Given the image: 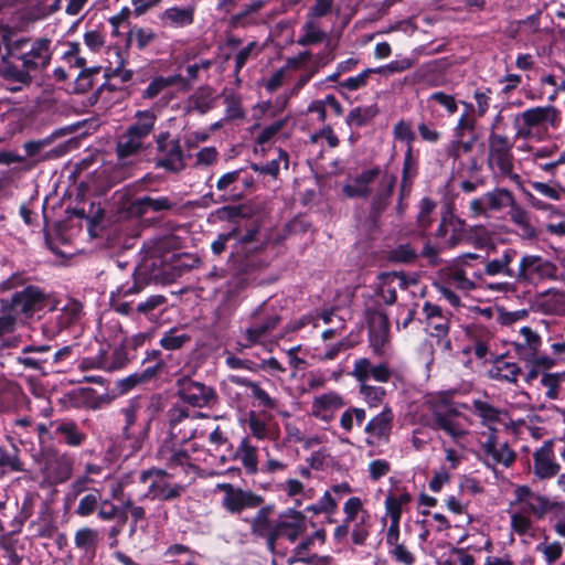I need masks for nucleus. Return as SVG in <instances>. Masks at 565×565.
Segmentation results:
<instances>
[{"mask_svg": "<svg viewBox=\"0 0 565 565\" xmlns=\"http://www.w3.org/2000/svg\"><path fill=\"white\" fill-rule=\"evenodd\" d=\"M10 34V28L0 23V36L10 58L24 63L25 68L32 74L41 72L50 65L53 55L51 39L45 36L11 39Z\"/></svg>", "mask_w": 565, "mask_h": 565, "instance_id": "nucleus-1", "label": "nucleus"}, {"mask_svg": "<svg viewBox=\"0 0 565 565\" xmlns=\"http://www.w3.org/2000/svg\"><path fill=\"white\" fill-rule=\"evenodd\" d=\"M559 121V111L552 105L525 109L513 117L514 138L542 140Z\"/></svg>", "mask_w": 565, "mask_h": 565, "instance_id": "nucleus-2", "label": "nucleus"}, {"mask_svg": "<svg viewBox=\"0 0 565 565\" xmlns=\"http://www.w3.org/2000/svg\"><path fill=\"white\" fill-rule=\"evenodd\" d=\"M431 412L430 427L434 430H441L452 443L461 445L468 430L462 423L461 414L452 406L451 402L444 396H434L428 401Z\"/></svg>", "mask_w": 565, "mask_h": 565, "instance_id": "nucleus-3", "label": "nucleus"}, {"mask_svg": "<svg viewBox=\"0 0 565 565\" xmlns=\"http://www.w3.org/2000/svg\"><path fill=\"white\" fill-rule=\"evenodd\" d=\"M513 143L508 137L491 134L489 136L488 166L495 178L520 182V175L514 172Z\"/></svg>", "mask_w": 565, "mask_h": 565, "instance_id": "nucleus-4", "label": "nucleus"}, {"mask_svg": "<svg viewBox=\"0 0 565 565\" xmlns=\"http://www.w3.org/2000/svg\"><path fill=\"white\" fill-rule=\"evenodd\" d=\"M139 480L147 487L145 498L158 501H171L184 492V486L175 482L166 470L151 468L140 472Z\"/></svg>", "mask_w": 565, "mask_h": 565, "instance_id": "nucleus-5", "label": "nucleus"}, {"mask_svg": "<svg viewBox=\"0 0 565 565\" xmlns=\"http://www.w3.org/2000/svg\"><path fill=\"white\" fill-rule=\"evenodd\" d=\"M254 322L243 332L238 344L242 348H252L259 343L278 326L280 318L276 312H268L266 302H263L253 313Z\"/></svg>", "mask_w": 565, "mask_h": 565, "instance_id": "nucleus-6", "label": "nucleus"}, {"mask_svg": "<svg viewBox=\"0 0 565 565\" xmlns=\"http://www.w3.org/2000/svg\"><path fill=\"white\" fill-rule=\"evenodd\" d=\"M168 131L160 132L156 136L157 150L160 158L156 159L157 168L178 173L185 168L184 156L178 139H169Z\"/></svg>", "mask_w": 565, "mask_h": 565, "instance_id": "nucleus-7", "label": "nucleus"}, {"mask_svg": "<svg viewBox=\"0 0 565 565\" xmlns=\"http://www.w3.org/2000/svg\"><path fill=\"white\" fill-rule=\"evenodd\" d=\"M555 265L540 255L525 254L520 258L514 279L519 282L532 284L536 280L553 278Z\"/></svg>", "mask_w": 565, "mask_h": 565, "instance_id": "nucleus-8", "label": "nucleus"}, {"mask_svg": "<svg viewBox=\"0 0 565 565\" xmlns=\"http://www.w3.org/2000/svg\"><path fill=\"white\" fill-rule=\"evenodd\" d=\"M1 300L15 316L28 318L44 307L45 295L39 287L26 286L22 290L15 291L10 299Z\"/></svg>", "mask_w": 565, "mask_h": 565, "instance_id": "nucleus-9", "label": "nucleus"}, {"mask_svg": "<svg viewBox=\"0 0 565 565\" xmlns=\"http://www.w3.org/2000/svg\"><path fill=\"white\" fill-rule=\"evenodd\" d=\"M512 193L504 188H495L469 202V215L473 218L490 217L491 212H498L512 203Z\"/></svg>", "mask_w": 565, "mask_h": 565, "instance_id": "nucleus-10", "label": "nucleus"}, {"mask_svg": "<svg viewBox=\"0 0 565 565\" xmlns=\"http://www.w3.org/2000/svg\"><path fill=\"white\" fill-rule=\"evenodd\" d=\"M510 507L534 519H542L552 508L547 498L533 492L529 486L514 489V500Z\"/></svg>", "mask_w": 565, "mask_h": 565, "instance_id": "nucleus-11", "label": "nucleus"}, {"mask_svg": "<svg viewBox=\"0 0 565 565\" xmlns=\"http://www.w3.org/2000/svg\"><path fill=\"white\" fill-rule=\"evenodd\" d=\"M217 488L224 492L222 507L231 514H239L246 509H254L263 503L260 495L231 483H220Z\"/></svg>", "mask_w": 565, "mask_h": 565, "instance_id": "nucleus-12", "label": "nucleus"}, {"mask_svg": "<svg viewBox=\"0 0 565 565\" xmlns=\"http://www.w3.org/2000/svg\"><path fill=\"white\" fill-rule=\"evenodd\" d=\"M306 530V516L300 511L287 510L274 524V532L269 539V550L274 551L277 539L287 537L290 542H295Z\"/></svg>", "mask_w": 565, "mask_h": 565, "instance_id": "nucleus-13", "label": "nucleus"}, {"mask_svg": "<svg viewBox=\"0 0 565 565\" xmlns=\"http://www.w3.org/2000/svg\"><path fill=\"white\" fill-rule=\"evenodd\" d=\"M394 417L392 407L388 404H385L382 407V411L366 423L364 427V433L366 435L365 444L373 447L388 443L393 429Z\"/></svg>", "mask_w": 565, "mask_h": 565, "instance_id": "nucleus-14", "label": "nucleus"}, {"mask_svg": "<svg viewBox=\"0 0 565 565\" xmlns=\"http://www.w3.org/2000/svg\"><path fill=\"white\" fill-rule=\"evenodd\" d=\"M196 428V417L186 408L175 406L169 411V441L184 444L195 437Z\"/></svg>", "mask_w": 565, "mask_h": 565, "instance_id": "nucleus-15", "label": "nucleus"}, {"mask_svg": "<svg viewBox=\"0 0 565 565\" xmlns=\"http://www.w3.org/2000/svg\"><path fill=\"white\" fill-rule=\"evenodd\" d=\"M177 385L180 398L193 407H205L215 398L212 387L189 377L179 379Z\"/></svg>", "mask_w": 565, "mask_h": 565, "instance_id": "nucleus-16", "label": "nucleus"}, {"mask_svg": "<svg viewBox=\"0 0 565 565\" xmlns=\"http://www.w3.org/2000/svg\"><path fill=\"white\" fill-rule=\"evenodd\" d=\"M138 409L139 407L137 403L130 402L120 411L124 416V425L121 429L122 438L125 441L129 443V447L132 451H138L142 448L150 429V420H148L139 431L132 430V426L137 420Z\"/></svg>", "mask_w": 565, "mask_h": 565, "instance_id": "nucleus-17", "label": "nucleus"}, {"mask_svg": "<svg viewBox=\"0 0 565 565\" xmlns=\"http://www.w3.org/2000/svg\"><path fill=\"white\" fill-rule=\"evenodd\" d=\"M555 440H545L543 445L533 452V473L540 480L552 479L561 470L559 463L554 455Z\"/></svg>", "mask_w": 565, "mask_h": 565, "instance_id": "nucleus-18", "label": "nucleus"}, {"mask_svg": "<svg viewBox=\"0 0 565 565\" xmlns=\"http://www.w3.org/2000/svg\"><path fill=\"white\" fill-rule=\"evenodd\" d=\"M350 375L359 385L367 384L370 380L387 383L392 377V371L384 362L375 364L369 358H359L354 361Z\"/></svg>", "mask_w": 565, "mask_h": 565, "instance_id": "nucleus-19", "label": "nucleus"}, {"mask_svg": "<svg viewBox=\"0 0 565 565\" xmlns=\"http://www.w3.org/2000/svg\"><path fill=\"white\" fill-rule=\"evenodd\" d=\"M17 62L7 54L0 64V76L10 85L11 92H19L32 83V73L25 68L24 63Z\"/></svg>", "mask_w": 565, "mask_h": 565, "instance_id": "nucleus-20", "label": "nucleus"}, {"mask_svg": "<svg viewBox=\"0 0 565 565\" xmlns=\"http://www.w3.org/2000/svg\"><path fill=\"white\" fill-rule=\"evenodd\" d=\"M467 335L470 345L463 352L472 351L477 359H487L489 355H494V334L493 332L480 324H475L467 328Z\"/></svg>", "mask_w": 565, "mask_h": 565, "instance_id": "nucleus-21", "label": "nucleus"}, {"mask_svg": "<svg viewBox=\"0 0 565 565\" xmlns=\"http://www.w3.org/2000/svg\"><path fill=\"white\" fill-rule=\"evenodd\" d=\"M482 450L486 456V465L491 468L498 465L510 467L516 457L508 444L500 443L494 434L489 435L487 440L482 443Z\"/></svg>", "mask_w": 565, "mask_h": 565, "instance_id": "nucleus-22", "label": "nucleus"}, {"mask_svg": "<svg viewBox=\"0 0 565 565\" xmlns=\"http://www.w3.org/2000/svg\"><path fill=\"white\" fill-rule=\"evenodd\" d=\"M74 459L67 455H55L49 458L44 466V478L50 484L67 481L73 473Z\"/></svg>", "mask_w": 565, "mask_h": 565, "instance_id": "nucleus-23", "label": "nucleus"}, {"mask_svg": "<svg viewBox=\"0 0 565 565\" xmlns=\"http://www.w3.org/2000/svg\"><path fill=\"white\" fill-rule=\"evenodd\" d=\"M426 331L430 337L447 335L450 329V315L440 306L426 301L423 306Z\"/></svg>", "mask_w": 565, "mask_h": 565, "instance_id": "nucleus-24", "label": "nucleus"}, {"mask_svg": "<svg viewBox=\"0 0 565 565\" xmlns=\"http://www.w3.org/2000/svg\"><path fill=\"white\" fill-rule=\"evenodd\" d=\"M345 405L344 398L337 392H328L316 396L312 401V415L326 423L332 420L337 411Z\"/></svg>", "mask_w": 565, "mask_h": 565, "instance_id": "nucleus-25", "label": "nucleus"}, {"mask_svg": "<svg viewBox=\"0 0 565 565\" xmlns=\"http://www.w3.org/2000/svg\"><path fill=\"white\" fill-rule=\"evenodd\" d=\"M533 303L541 313L565 316V290L550 288L537 294Z\"/></svg>", "mask_w": 565, "mask_h": 565, "instance_id": "nucleus-26", "label": "nucleus"}, {"mask_svg": "<svg viewBox=\"0 0 565 565\" xmlns=\"http://www.w3.org/2000/svg\"><path fill=\"white\" fill-rule=\"evenodd\" d=\"M519 253L516 249L509 247L504 248L502 253L493 258L484 262V274L488 276H505L514 278V269L511 264L518 257Z\"/></svg>", "mask_w": 565, "mask_h": 565, "instance_id": "nucleus-27", "label": "nucleus"}, {"mask_svg": "<svg viewBox=\"0 0 565 565\" xmlns=\"http://www.w3.org/2000/svg\"><path fill=\"white\" fill-rule=\"evenodd\" d=\"M381 174L379 167L362 171L352 182L343 186V193L350 199L365 198L370 194V184L373 183Z\"/></svg>", "mask_w": 565, "mask_h": 565, "instance_id": "nucleus-28", "label": "nucleus"}, {"mask_svg": "<svg viewBox=\"0 0 565 565\" xmlns=\"http://www.w3.org/2000/svg\"><path fill=\"white\" fill-rule=\"evenodd\" d=\"M440 281L463 291L476 288L473 280L468 277L466 267L457 262L440 271Z\"/></svg>", "mask_w": 565, "mask_h": 565, "instance_id": "nucleus-29", "label": "nucleus"}, {"mask_svg": "<svg viewBox=\"0 0 565 565\" xmlns=\"http://www.w3.org/2000/svg\"><path fill=\"white\" fill-rule=\"evenodd\" d=\"M247 426L250 434L258 440H273L277 437V428L270 423V415L267 416L266 412H249Z\"/></svg>", "mask_w": 565, "mask_h": 565, "instance_id": "nucleus-30", "label": "nucleus"}, {"mask_svg": "<svg viewBox=\"0 0 565 565\" xmlns=\"http://www.w3.org/2000/svg\"><path fill=\"white\" fill-rule=\"evenodd\" d=\"M50 426L54 428L55 435L61 437L62 440L71 447H79L86 439V435L72 419L54 420Z\"/></svg>", "mask_w": 565, "mask_h": 565, "instance_id": "nucleus-31", "label": "nucleus"}, {"mask_svg": "<svg viewBox=\"0 0 565 565\" xmlns=\"http://www.w3.org/2000/svg\"><path fill=\"white\" fill-rule=\"evenodd\" d=\"M565 372H543L540 377V387L548 401L565 398Z\"/></svg>", "mask_w": 565, "mask_h": 565, "instance_id": "nucleus-32", "label": "nucleus"}, {"mask_svg": "<svg viewBox=\"0 0 565 565\" xmlns=\"http://www.w3.org/2000/svg\"><path fill=\"white\" fill-rule=\"evenodd\" d=\"M489 377L493 381L509 384H518L519 376L522 374L521 366L515 362H509L504 359H497L488 371Z\"/></svg>", "mask_w": 565, "mask_h": 565, "instance_id": "nucleus-33", "label": "nucleus"}, {"mask_svg": "<svg viewBox=\"0 0 565 565\" xmlns=\"http://www.w3.org/2000/svg\"><path fill=\"white\" fill-rule=\"evenodd\" d=\"M395 184V178L388 174H384L381 178L379 190L373 198L371 204L370 216L375 222L381 213L386 209L388 200L392 195L393 188Z\"/></svg>", "mask_w": 565, "mask_h": 565, "instance_id": "nucleus-34", "label": "nucleus"}, {"mask_svg": "<svg viewBox=\"0 0 565 565\" xmlns=\"http://www.w3.org/2000/svg\"><path fill=\"white\" fill-rule=\"evenodd\" d=\"M175 202H173L168 196H158L153 198L150 195H145L136 199L132 202L131 209L135 213L139 215L147 214L149 212H164L173 209L175 206Z\"/></svg>", "mask_w": 565, "mask_h": 565, "instance_id": "nucleus-35", "label": "nucleus"}, {"mask_svg": "<svg viewBox=\"0 0 565 565\" xmlns=\"http://www.w3.org/2000/svg\"><path fill=\"white\" fill-rule=\"evenodd\" d=\"M160 20L164 26L169 28H185L191 25L194 20V8L188 7H171L166 9L160 15Z\"/></svg>", "mask_w": 565, "mask_h": 565, "instance_id": "nucleus-36", "label": "nucleus"}, {"mask_svg": "<svg viewBox=\"0 0 565 565\" xmlns=\"http://www.w3.org/2000/svg\"><path fill=\"white\" fill-rule=\"evenodd\" d=\"M509 206L510 218L519 227L520 236L524 239L536 238L537 231L531 223L530 212L516 204L514 198H512V203Z\"/></svg>", "mask_w": 565, "mask_h": 565, "instance_id": "nucleus-37", "label": "nucleus"}, {"mask_svg": "<svg viewBox=\"0 0 565 565\" xmlns=\"http://www.w3.org/2000/svg\"><path fill=\"white\" fill-rule=\"evenodd\" d=\"M135 122L127 128V132L130 136L137 138L141 142L147 138L154 129L157 116L152 110H138L135 115Z\"/></svg>", "mask_w": 565, "mask_h": 565, "instance_id": "nucleus-38", "label": "nucleus"}, {"mask_svg": "<svg viewBox=\"0 0 565 565\" xmlns=\"http://www.w3.org/2000/svg\"><path fill=\"white\" fill-rule=\"evenodd\" d=\"M62 2L63 0H25L29 19L45 20L61 10Z\"/></svg>", "mask_w": 565, "mask_h": 565, "instance_id": "nucleus-39", "label": "nucleus"}, {"mask_svg": "<svg viewBox=\"0 0 565 565\" xmlns=\"http://www.w3.org/2000/svg\"><path fill=\"white\" fill-rule=\"evenodd\" d=\"M180 445V443L166 441L158 451L160 459L171 468L183 467L189 463L190 456Z\"/></svg>", "mask_w": 565, "mask_h": 565, "instance_id": "nucleus-40", "label": "nucleus"}, {"mask_svg": "<svg viewBox=\"0 0 565 565\" xmlns=\"http://www.w3.org/2000/svg\"><path fill=\"white\" fill-rule=\"evenodd\" d=\"M382 70V67L365 68L354 76H350L341 82H338V84L334 85V88L342 96H344L348 92H356L367 85L371 75L381 73Z\"/></svg>", "mask_w": 565, "mask_h": 565, "instance_id": "nucleus-41", "label": "nucleus"}, {"mask_svg": "<svg viewBox=\"0 0 565 565\" xmlns=\"http://www.w3.org/2000/svg\"><path fill=\"white\" fill-rule=\"evenodd\" d=\"M520 334L523 340L513 342L514 350L520 356L529 359L537 352L541 345V338L530 327L521 328Z\"/></svg>", "mask_w": 565, "mask_h": 565, "instance_id": "nucleus-42", "label": "nucleus"}, {"mask_svg": "<svg viewBox=\"0 0 565 565\" xmlns=\"http://www.w3.org/2000/svg\"><path fill=\"white\" fill-rule=\"evenodd\" d=\"M258 448L250 444L249 438L245 437L241 440L236 457L241 460L246 471L254 475L258 471Z\"/></svg>", "mask_w": 565, "mask_h": 565, "instance_id": "nucleus-43", "label": "nucleus"}, {"mask_svg": "<svg viewBox=\"0 0 565 565\" xmlns=\"http://www.w3.org/2000/svg\"><path fill=\"white\" fill-rule=\"evenodd\" d=\"M143 148V142L125 132L117 142V156L121 164H128L130 157L138 154Z\"/></svg>", "mask_w": 565, "mask_h": 565, "instance_id": "nucleus-44", "label": "nucleus"}, {"mask_svg": "<svg viewBox=\"0 0 565 565\" xmlns=\"http://www.w3.org/2000/svg\"><path fill=\"white\" fill-rule=\"evenodd\" d=\"M271 510L273 508L269 505L263 507L250 520L252 533L257 536L266 537L268 546L270 535L274 532V525H271L269 521Z\"/></svg>", "mask_w": 565, "mask_h": 565, "instance_id": "nucleus-45", "label": "nucleus"}, {"mask_svg": "<svg viewBox=\"0 0 565 565\" xmlns=\"http://www.w3.org/2000/svg\"><path fill=\"white\" fill-rule=\"evenodd\" d=\"M181 82V75L157 76L142 90L141 97L143 99H153L158 97L168 87L180 84Z\"/></svg>", "mask_w": 565, "mask_h": 565, "instance_id": "nucleus-46", "label": "nucleus"}, {"mask_svg": "<svg viewBox=\"0 0 565 565\" xmlns=\"http://www.w3.org/2000/svg\"><path fill=\"white\" fill-rule=\"evenodd\" d=\"M50 345H26L22 349V355L17 358V362L19 364H22L26 369L31 370H41L43 363H45L47 360L42 358H34V356H28L29 353H45L50 351Z\"/></svg>", "mask_w": 565, "mask_h": 565, "instance_id": "nucleus-47", "label": "nucleus"}, {"mask_svg": "<svg viewBox=\"0 0 565 565\" xmlns=\"http://www.w3.org/2000/svg\"><path fill=\"white\" fill-rule=\"evenodd\" d=\"M473 412L481 418L486 426L497 424L501 419V411L482 399H475L472 402Z\"/></svg>", "mask_w": 565, "mask_h": 565, "instance_id": "nucleus-48", "label": "nucleus"}, {"mask_svg": "<svg viewBox=\"0 0 565 565\" xmlns=\"http://www.w3.org/2000/svg\"><path fill=\"white\" fill-rule=\"evenodd\" d=\"M359 393L369 408H377L384 406L386 391L382 386L370 384L359 385Z\"/></svg>", "mask_w": 565, "mask_h": 565, "instance_id": "nucleus-49", "label": "nucleus"}, {"mask_svg": "<svg viewBox=\"0 0 565 565\" xmlns=\"http://www.w3.org/2000/svg\"><path fill=\"white\" fill-rule=\"evenodd\" d=\"M190 339V335L181 329L171 328L163 333L160 345L164 350L174 351L181 349Z\"/></svg>", "mask_w": 565, "mask_h": 565, "instance_id": "nucleus-50", "label": "nucleus"}, {"mask_svg": "<svg viewBox=\"0 0 565 565\" xmlns=\"http://www.w3.org/2000/svg\"><path fill=\"white\" fill-rule=\"evenodd\" d=\"M284 161L285 168H288V153L282 150L278 149V157L277 159H273L266 164H258V163H252L250 168L253 171L259 173V174H267L273 178H277L279 170H280V162Z\"/></svg>", "mask_w": 565, "mask_h": 565, "instance_id": "nucleus-51", "label": "nucleus"}, {"mask_svg": "<svg viewBox=\"0 0 565 565\" xmlns=\"http://www.w3.org/2000/svg\"><path fill=\"white\" fill-rule=\"evenodd\" d=\"M366 418V412L362 407H349L340 417V427L350 433L354 426H361Z\"/></svg>", "mask_w": 565, "mask_h": 565, "instance_id": "nucleus-52", "label": "nucleus"}, {"mask_svg": "<svg viewBox=\"0 0 565 565\" xmlns=\"http://www.w3.org/2000/svg\"><path fill=\"white\" fill-rule=\"evenodd\" d=\"M62 61L71 68L86 70V58L82 54V47L78 42H68L66 50L62 55Z\"/></svg>", "mask_w": 565, "mask_h": 565, "instance_id": "nucleus-53", "label": "nucleus"}, {"mask_svg": "<svg viewBox=\"0 0 565 565\" xmlns=\"http://www.w3.org/2000/svg\"><path fill=\"white\" fill-rule=\"evenodd\" d=\"M326 36L327 34L313 20H308L302 26V35L298 39L297 43L302 46L318 44L322 42Z\"/></svg>", "mask_w": 565, "mask_h": 565, "instance_id": "nucleus-54", "label": "nucleus"}, {"mask_svg": "<svg viewBox=\"0 0 565 565\" xmlns=\"http://www.w3.org/2000/svg\"><path fill=\"white\" fill-rule=\"evenodd\" d=\"M98 542V532L92 527H82L76 531L74 544L85 552L94 551Z\"/></svg>", "mask_w": 565, "mask_h": 565, "instance_id": "nucleus-55", "label": "nucleus"}, {"mask_svg": "<svg viewBox=\"0 0 565 565\" xmlns=\"http://www.w3.org/2000/svg\"><path fill=\"white\" fill-rule=\"evenodd\" d=\"M463 105L466 110L461 114L455 127V136L458 139L463 138L467 132H473L476 128V119L472 115L473 105L470 103H463Z\"/></svg>", "mask_w": 565, "mask_h": 565, "instance_id": "nucleus-56", "label": "nucleus"}, {"mask_svg": "<svg viewBox=\"0 0 565 565\" xmlns=\"http://www.w3.org/2000/svg\"><path fill=\"white\" fill-rule=\"evenodd\" d=\"M371 343L377 350L385 340V332L387 330V319L382 313H376L371 320Z\"/></svg>", "mask_w": 565, "mask_h": 565, "instance_id": "nucleus-57", "label": "nucleus"}, {"mask_svg": "<svg viewBox=\"0 0 565 565\" xmlns=\"http://www.w3.org/2000/svg\"><path fill=\"white\" fill-rule=\"evenodd\" d=\"M250 396L257 401L258 406H262L267 411L281 413V404L279 399L271 397L264 388L260 387L259 383L253 385Z\"/></svg>", "mask_w": 565, "mask_h": 565, "instance_id": "nucleus-58", "label": "nucleus"}, {"mask_svg": "<svg viewBox=\"0 0 565 565\" xmlns=\"http://www.w3.org/2000/svg\"><path fill=\"white\" fill-rule=\"evenodd\" d=\"M100 504V493L94 490L79 499L75 513L86 518L92 515Z\"/></svg>", "mask_w": 565, "mask_h": 565, "instance_id": "nucleus-59", "label": "nucleus"}, {"mask_svg": "<svg viewBox=\"0 0 565 565\" xmlns=\"http://www.w3.org/2000/svg\"><path fill=\"white\" fill-rule=\"evenodd\" d=\"M81 312L82 308L77 302L65 306L55 317L58 331L76 322L81 317Z\"/></svg>", "mask_w": 565, "mask_h": 565, "instance_id": "nucleus-60", "label": "nucleus"}, {"mask_svg": "<svg viewBox=\"0 0 565 565\" xmlns=\"http://www.w3.org/2000/svg\"><path fill=\"white\" fill-rule=\"evenodd\" d=\"M225 365L231 370H246L252 373L259 372L258 363L249 359L238 358L231 352H226Z\"/></svg>", "mask_w": 565, "mask_h": 565, "instance_id": "nucleus-61", "label": "nucleus"}, {"mask_svg": "<svg viewBox=\"0 0 565 565\" xmlns=\"http://www.w3.org/2000/svg\"><path fill=\"white\" fill-rule=\"evenodd\" d=\"M156 38L152 30L147 28H132L128 33V42L136 43L138 49L146 47Z\"/></svg>", "mask_w": 565, "mask_h": 565, "instance_id": "nucleus-62", "label": "nucleus"}, {"mask_svg": "<svg viewBox=\"0 0 565 565\" xmlns=\"http://www.w3.org/2000/svg\"><path fill=\"white\" fill-rule=\"evenodd\" d=\"M396 281L397 277L395 275H387L384 277L379 290V296L383 302L392 305L396 301Z\"/></svg>", "mask_w": 565, "mask_h": 565, "instance_id": "nucleus-63", "label": "nucleus"}, {"mask_svg": "<svg viewBox=\"0 0 565 565\" xmlns=\"http://www.w3.org/2000/svg\"><path fill=\"white\" fill-rule=\"evenodd\" d=\"M510 518H511V527L512 530L520 534V535H524L526 534L531 526H532V516L529 515V514H525V513H522L515 509H512V511L510 512Z\"/></svg>", "mask_w": 565, "mask_h": 565, "instance_id": "nucleus-64", "label": "nucleus"}]
</instances>
